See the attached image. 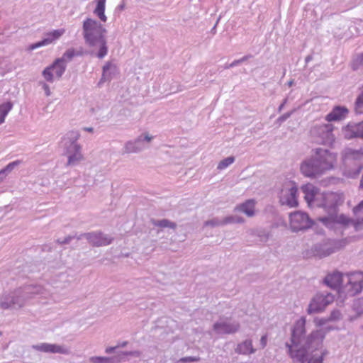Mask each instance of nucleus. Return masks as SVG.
<instances>
[{
  "mask_svg": "<svg viewBox=\"0 0 363 363\" xmlns=\"http://www.w3.org/2000/svg\"><path fill=\"white\" fill-rule=\"evenodd\" d=\"M333 129L334 126L332 124H319L312 127L310 133L316 143L330 145L335 140Z\"/></svg>",
  "mask_w": 363,
  "mask_h": 363,
  "instance_id": "obj_10",
  "label": "nucleus"
},
{
  "mask_svg": "<svg viewBox=\"0 0 363 363\" xmlns=\"http://www.w3.org/2000/svg\"><path fill=\"white\" fill-rule=\"evenodd\" d=\"M292 113L293 111L285 113L284 114H283L282 116H279L277 118L276 123H278L279 125H281L283 122L286 121L291 116Z\"/></svg>",
  "mask_w": 363,
  "mask_h": 363,
  "instance_id": "obj_48",
  "label": "nucleus"
},
{
  "mask_svg": "<svg viewBox=\"0 0 363 363\" xmlns=\"http://www.w3.org/2000/svg\"><path fill=\"white\" fill-rule=\"evenodd\" d=\"M363 289V272H353L345 274V282L338 290V298L342 301L359 294Z\"/></svg>",
  "mask_w": 363,
  "mask_h": 363,
  "instance_id": "obj_7",
  "label": "nucleus"
},
{
  "mask_svg": "<svg viewBox=\"0 0 363 363\" xmlns=\"http://www.w3.org/2000/svg\"><path fill=\"white\" fill-rule=\"evenodd\" d=\"M7 174H8L6 172V171H4V169L0 170V182H1L4 179H5L6 177L7 176Z\"/></svg>",
  "mask_w": 363,
  "mask_h": 363,
  "instance_id": "obj_53",
  "label": "nucleus"
},
{
  "mask_svg": "<svg viewBox=\"0 0 363 363\" xmlns=\"http://www.w3.org/2000/svg\"><path fill=\"white\" fill-rule=\"evenodd\" d=\"M259 344H260L262 349H264L267 346V335H264L261 337Z\"/></svg>",
  "mask_w": 363,
  "mask_h": 363,
  "instance_id": "obj_50",
  "label": "nucleus"
},
{
  "mask_svg": "<svg viewBox=\"0 0 363 363\" xmlns=\"http://www.w3.org/2000/svg\"><path fill=\"white\" fill-rule=\"evenodd\" d=\"M79 137L78 131L70 130L62 138L60 145L64 150V154L67 157V166H75L84 159L82 147L77 143Z\"/></svg>",
  "mask_w": 363,
  "mask_h": 363,
  "instance_id": "obj_5",
  "label": "nucleus"
},
{
  "mask_svg": "<svg viewBox=\"0 0 363 363\" xmlns=\"http://www.w3.org/2000/svg\"><path fill=\"white\" fill-rule=\"evenodd\" d=\"M354 213L361 223H363V200L353 208Z\"/></svg>",
  "mask_w": 363,
  "mask_h": 363,
  "instance_id": "obj_38",
  "label": "nucleus"
},
{
  "mask_svg": "<svg viewBox=\"0 0 363 363\" xmlns=\"http://www.w3.org/2000/svg\"><path fill=\"white\" fill-rule=\"evenodd\" d=\"M252 57V55H245L244 57H242V58L239 59L240 60V62L241 63L247 61L248 59H250V57Z\"/></svg>",
  "mask_w": 363,
  "mask_h": 363,
  "instance_id": "obj_55",
  "label": "nucleus"
},
{
  "mask_svg": "<svg viewBox=\"0 0 363 363\" xmlns=\"http://www.w3.org/2000/svg\"><path fill=\"white\" fill-rule=\"evenodd\" d=\"M333 301L334 296L330 293H318L311 298L306 309L307 313L311 315L321 313Z\"/></svg>",
  "mask_w": 363,
  "mask_h": 363,
  "instance_id": "obj_11",
  "label": "nucleus"
},
{
  "mask_svg": "<svg viewBox=\"0 0 363 363\" xmlns=\"http://www.w3.org/2000/svg\"><path fill=\"white\" fill-rule=\"evenodd\" d=\"M286 101H287V99H285L284 100L283 103H282V104L279 106V108H278V111H279V112H281V110L284 108V106H285V104H286Z\"/></svg>",
  "mask_w": 363,
  "mask_h": 363,
  "instance_id": "obj_57",
  "label": "nucleus"
},
{
  "mask_svg": "<svg viewBox=\"0 0 363 363\" xmlns=\"http://www.w3.org/2000/svg\"><path fill=\"white\" fill-rule=\"evenodd\" d=\"M230 67H231V66H230V64H227V65H225L224 66V68H225V69H229V68H230Z\"/></svg>",
  "mask_w": 363,
  "mask_h": 363,
  "instance_id": "obj_62",
  "label": "nucleus"
},
{
  "mask_svg": "<svg viewBox=\"0 0 363 363\" xmlns=\"http://www.w3.org/2000/svg\"><path fill=\"white\" fill-rule=\"evenodd\" d=\"M76 57L74 48H68L60 58L55 60V64L58 62H63L65 65L72 60Z\"/></svg>",
  "mask_w": 363,
  "mask_h": 363,
  "instance_id": "obj_28",
  "label": "nucleus"
},
{
  "mask_svg": "<svg viewBox=\"0 0 363 363\" xmlns=\"http://www.w3.org/2000/svg\"><path fill=\"white\" fill-rule=\"evenodd\" d=\"M235 351L240 354L249 355L255 353L257 350L253 347L252 340L247 339L238 344Z\"/></svg>",
  "mask_w": 363,
  "mask_h": 363,
  "instance_id": "obj_23",
  "label": "nucleus"
},
{
  "mask_svg": "<svg viewBox=\"0 0 363 363\" xmlns=\"http://www.w3.org/2000/svg\"><path fill=\"white\" fill-rule=\"evenodd\" d=\"M345 244L343 240L325 239L314 244L311 249V252L313 256L322 259L340 250Z\"/></svg>",
  "mask_w": 363,
  "mask_h": 363,
  "instance_id": "obj_9",
  "label": "nucleus"
},
{
  "mask_svg": "<svg viewBox=\"0 0 363 363\" xmlns=\"http://www.w3.org/2000/svg\"><path fill=\"white\" fill-rule=\"evenodd\" d=\"M151 223L154 226L160 227L162 228H172V229H175L177 228V224L175 223L172 222L167 219H161V220L152 219L151 220Z\"/></svg>",
  "mask_w": 363,
  "mask_h": 363,
  "instance_id": "obj_29",
  "label": "nucleus"
},
{
  "mask_svg": "<svg viewBox=\"0 0 363 363\" xmlns=\"http://www.w3.org/2000/svg\"><path fill=\"white\" fill-rule=\"evenodd\" d=\"M245 220L239 216H229L223 218V223L225 225L232 224V223H244Z\"/></svg>",
  "mask_w": 363,
  "mask_h": 363,
  "instance_id": "obj_34",
  "label": "nucleus"
},
{
  "mask_svg": "<svg viewBox=\"0 0 363 363\" xmlns=\"http://www.w3.org/2000/svg\"><path fill=\"white\" fill-rule=\"evenodd\" d=\"M330 322L328 317V318H316L314 319L315 325L317 327L323 328L324 325H327V323Z\"/></svg>",
  "mask_w": 363,
  "mask_h": 363,
  "instance_id": "obj_43",
  "label": "nucleus"
},
{
  "mask_svg": "<svg viewBox=\"0 0 363 363\" xmlns=\"http://www.w3.org/2000/svg\"><path fill=\"white\" fill-rule=\"evenodd\" d=\"M293 84H294V81H293V80L289 81V82H288V85H289V86H291Z\"/></svg>",
  "mask_w": 363,
  "mask_h": 363,
  "instance_id": "obj_61",
  "label": "nucleus"
},
{
  "mask_svg": "<svg viewBox=\"0 0 363 363\" xmlns=\"http://www.w3.org/2000/svg\"><path fill=\"white\" fill-rule=\"evenodd\" d=\"M313 60V56L311 55H308V56L306 57L305 58V61H306V63H308L310 61H311Z\"/></svg>",
  "mask_w": 363,
  "mask_h": 363,
  "instance_id": "obj_58",
  "label": "nucleus"
},
{
  "mask_svg": "<svg viewBox=\"0 0 363 363\" xmlns=\"http://www.w3.org/2000/svg\"><path fill=\"white\" fill-rule=\"evenodd\" d=\"M117 72V67L111 62H107L103 67V73L101 80L99 82V85L106 81H110L112 79V76L114 75Z\"/></svg>",
  "mask_w": 363,
  "mask_h": 363,
  "instance_id": "obj_24",
  "label": "nucleus"
},
{
  "mask_svg": "<svg viewBox=\"0 0 363 363\" xmlns=\"http://www.w3.org/2000/svg\"><path fill=\"white\" fill-rule=\"evenodd\" d=\"M345 274L338 271L328 273L324 278L323 283L333 289H339L340 284L345 282Z\"/></svg>",
  "mask_w": 363,
  "mask_h": 363,
  "instance_id": "obj_19",
  "label": "nucleus"
},
{
  "mask_svg": "<svg viewBox=\"0 0 363 363\" xmlns=\"http://www.w3.org/2000/svg\"><path fill=\"white\" fill-rule=\"evenodd\" d=\"M128 341H123V342L119 343L118 345H117V347H118V348H119V347L123 348V347H125L128 345Z\"/></svg>",
  "mask_w": 363,
  "mask_h": 363,
  "instance_id": "obj_54",
  "label": "nucleus"
},
{
  "mask_svg": "<svg viewBox=\"0 0 363 363\" xmlns=\"http://www.w3.org/2000/svg\"><path fill=\"white\" fill-rule=\"evenodd\" d=\"M45 290L41 286H28L23 289H17L0 298V307L2 309H19L26 302L35 295L45 296Z\"/></svg>",
  "mask_w": 363,
  "mask_h": 363,
  "instance_id": "obj_4",
  "label": "nucleus"
},
{
  "mask_svg": "<svg viewBox=\"0 0 363 363\" xmlns=\"http://www.w3.org/2000/svg\"><path fill=\"white\" fill-rule=\"evenodd\" d=\"M342 134L348 140L354 138L363 139V121L359 123H349L342 128Z\"/></svg>",
  "mask_w": 363,
  "mask_h": 363,
  "instance_id": "obj_17",
  "label": "nucleus"
},
{
  "mask_svg": "<svg viewBox=\"0 0 363 363\" xmlns=\"http://www.w3.org/2000/svg\"><path fill=\"white\" fill-rule=\"evenodd\" d=\"M141 354L139 350L121 351L112 357H92V363H122L128 360V356L140 357Z\"/></svg>",
  "mask_w": 363,
  "mask_h": 363,
  "instance_id": "obj_13",
  "label": "nucleus"
},
{
  "mask_svg": "<svg viewBox=\"0 0 363 363\" xmlns=\"http://www.w3.org/2000/svg\"><path fill=\"white\" fill-rule=\"evenodd\" d=\"M241 64V62H240V60H234L232 63L230 64V66H231L232 67H235L238 65Z\"/></svg>",
  "mask_w": 363,
  "mask_h": 363,
  "instance_id": "obj_56",
  "label": "nucleus"
},
{
  "mask_svg": "<svg viewBox=\"0 0 363 363\" xmlns=\"http://www.w3.org/2000/svg\"><path fill=\"white\" fill-rule=\"evenodd\" d=\"M42 85L43 90L45 91V95L49 96L51 94L49 86L45 82H40Z\"/></svg>",
  "mask_w": 363,
  "mask_h": 363,
  "instance_id": "obj_51",
  "label": "nucleus"
},
{
  "mask_svg": "<svg viewBox=\"0 0 363 363\" xmlns=\"http://www.w3.org/2000/svg\"><path fill=\"white\" fill-rule=\"evenodd\" d=\"M353 309L356 311L358 315L363 313V297L355 300L353 303Z\"/></svg>",
  "mask_w": 363,
  "mask_h": 363,
  "instance_id": "obj_39",
  "label": "nucleus"
},
{
  "mask_svg": "<svg viewBox=\"0 0 363 363\" xmlns=\"http://www.w3.org/2000/svg\"><path fill=\"white\" fill-rule=\"evenodd\" d=\"M113 240V238L112 236L101 232H94L92 233V245L97 247L107 245L111 243Z\"/></svg>",
  "mask_w": 363,
  "mask_h": 363,
  "instance_id": "obj_22",
  "label": "nucleus"
},
{
  "mask_svg": "<svg viewBox=\"0 0 363 363\" xmlns=\"http://www.w3.org/2000/svg\"><path fill=\"white\" fill-rule=\"evenodd\" d=\"M20 161L19 160H16V161H14V162H12L11 163H9V164H7L4 168V171H6V172L7 174L10 173L16 166H18L19 164H20Z\"/></svg>",
  "mask_w": 363,
  "mask_h": 363,
  "instance_id": "obj_46",
  "label": "nucleus"
},
{
  "mask_svg": "<svg viewBox=\"0 0 363 363\" xmlns=\"http://www.w3.org/2000/svg\"><path fill=\"white\" fill-rule=\"evenodd\" d=\"M200 360V357H185L179 359L178 360L179 363H191L196 362Z\"/></svg>",
  "mask_w": 363,
  "mask_h": 363,
  "instance_id": "obj_44",
  "label": "nucleus"
},
{
  "mask_svg": "<svg viewBox=\"0 0 363 363\" xmlns=\"http://www.w3.org/2000/svg\"><path fill=\"white\" fill-rule=\"evenodd\" d=\"M140 152V148L136 147L135 144L133 140L127 141L123 147V154H130V153H138Z\"/></svg>",
  "mask_w": 363,
  "mask_h": 363,
  "instance_id": "obj_32",
  "label": "nucleus"
},
{
  "mask_svg": "<svg viewBox=\"0 0 363 363\" xmlns=\"http://www.w3.org/2000/svg\"><path fill=\"white\" fill-rule=\"evenodd\" d=\"M65 32V30L63 28L54 30L52 32L48 33L45 34V38L42 40L41 41H39L36 43H33L30 45L28 50H33L35 49H37L38 48H40L42 46H46L48 45L53 42H55L56 40L59 39Z\"/></svg>",
  "mask_w": 363,
  "mask_h": 363,
  "instance_id": "obj_18",
  "label": "nucleus"
},
{
  "mask_svg": "<svg viewBox=\"0 0 363 363\" xmlns=\"http://www.w3.org/2000/svg\"><path fill=\"white\" fill-rule=\"evenodd\" d=\"M118 348L117 345L115 346V347H107L105 350V352L107 353V354H111V353H113Z\"/></svg>",
  "mask_w": 363,
  "mask_h": 363,
  "instance_id": "obj_52",
  "label": "nucleus"
},
{
  "mask_svg": "<svg viewBox=\"0 0 363 363\" xmlns=\"http://www.w3.org/2000/svg\"><path fill=\"white\" fill-rule=\"evenodd\" d=\"M238 321H230L228 319H220L213 325V331L218 335L234 334L240 329Z\"/></svg>",
  "mask_w": 363,
  "mask_h": 363,
  "instance_id": "obj_14",
  "label": "nucleus"
},
{
  "mask_svg": "<svg viewBox=\"0 0 363 363\" xmlns=\"http://www.w3.org/2000/svg\"><path fill=\"white\" fill-rule=\"evenodd\" d=\"M205 225H211L212 227L222 226L225 225L223 223V218L219 219L218 218H214L211 220H208L205 222Z\"/></svg>",
  "mask_w": 363,
  "mask_h": 363,
  "instance_id": "obj_40",
  "label": "nucleus"
},
{
  "mask_svg": "<svg viewBox=\"0 0 363 363\" xmlns=\"http://www.w3.org/2000/svg\"><path fill=\"white\" fill-rule=\"evenodd\" d=\"M33 348L37 351L45 353H57L63 354H69L70 353L69 349L65 345L50 344L46 342L33 345Z\"/></svg>",
  "mask_w": 363,
  "mask_h": 363,
  "instance_id": "obj_16",
  "label": "nucleus"
},
{
  "mask_svg": "<svg viewBox=\"0 0 363 363\" xmlns=\"http://www.w3.org/2000/svg\"><path fill=\"white\" fill-rule=\"evenodd\" d=\"M84 236H85L87 240L89 239V234H84Z\"/></svg>",
  "mask_w": 363,
  "mask_h": 363,
  "instance_id": "obj_63",
  "label": "nucleus"
},
{
  "mask_svg": "<svg viewBox=\"0 0 363 363\" xmlns=\"http://www.w3.org/2000/svg\"><path fill=\"white\" fill-rule=\"evenodd\" d=\"M361 66H363V52L354 60L353 62V69H357Z\"/></svg>",
  "mask_w": 363,
  "mask_h": 363,
  "instance_id": "obj_42",
  "label": "nucleus"
},
{
  "mask_svg": "<svg viewBox=\"0 0 363 363\" xmlns=\"http://www.w3.org/2000/svg\"><path fill=\"white\" fill-rule=\"evenodd\" d=\"M306 319L303 316L294 323L290 342L285 343L287 354L294 363H323L328 354V350L323 349V340L327 333L336 328L325 325L306 335Z\"/></svg>",
  "mask_w": 363,
  "mask_h": 363,
  "instance_id": "obj_1",
  "label": "nucleus"
},
{
  "mask_svg": "<svg viewBox=\"0 0 363 363\" xmlns=\"http://www.w3.org/2000/svg\"><path fill=\"white\" fill-rule=\"evenodd\" d=\"M43 76L45 79L48 82L52 83L54 82V74L52 67L48 66L43 71Z\"/></svg>",
  "mask_w": 363,
  "mask_h": 363,
  "instance_id": "obj_37",
  "label": "nucleus"
},
{
  "mask_svg": "<svg viewBox=\"0 0 363 363\" xmlns=\"http://www.w3.org/2000/svg\"><path fill=\"white\" fill-rule=\"evenodd\" d=\"M347 113L346 107L337 106L325 116V120L328 122L341 121L346 118Z\"/></svg>",
  "mask_w": 363,
  "mask_h": 363,
  "instance_id": "obj_21",
  "label": "nucleus"
},
{
  "mask_svg": "<svg viewBox=\"0 0 363 363\" xmlns=\"http://www.w3.org/2000/svg\"><path fill=\"white\" fill-rule=\"evenodd\" d=\"M75 238V236H72V235H69L66 238H65L64 239L61 240V239H57V242L61 244V245H63V244H68L69 243V242L74 239Z\"/></svg>",
  "mask_w": 363,
  "mask_h": 363,
  "instance_id": "obj_49",
  "label": "nucleus"
},
{
  "mask_svg": "<svg viewBox=\"0 0 363 363\" xmlns=\"http://www.w3.org/2000/svg\"><path fill=\"white\" fill-rule=\"evenodd\" d=\"M342 318L341 313L339 310H333L330 315L328 316V319L330 322L331 321H337Z\"/></svg>",
  "mask_w": 363,
  "mask_h": 363,
  "instance_id": "obj_41",
  "label": "nucleus"
},
{
  "mask_svg": "<svg viewBox=\"0 0 363 363\" xmlns=\"http://www.w3.org/2000/svg\"><path fill=\"white\" fill-rule=\"evenodd\" d=\"M83 36L86 43L91 45V18H87L83 23Z\"/></svg>",
  "mask_w": 363,
  "mask_h": 363,
  "instance_id": "obj_30",
  "label": "nucleus"
},
{
  "mask_svg": "<svg viewBox=\"0 0 363 363\" xmlns=\"http://www.w3.org/2000/svg\"><path fill=\"white\" fill-rule=\"evenodd\" d=\"M323 203L326 216L319 217L318 220L330 229L335 228L336 225H348L350 219L344 214H338V206L342 204L344 196L342 193L328 192L323 196Z\"/></svg>",
  "mask_w": 363,
  "mask_h": 363,
  "instance_id": "obj_3",
  "label": "nucleus"
},
{
  "mask_svg": "<svg viewBox=\"0 0 363 363\" xmlns=\"http://www.w3.org/2000/svg\"><path fill=\"white\" fill-rule=\"evenodd\" d=\"M12 107L13 104L11 102H6L0 105V124L4 122L5 117L12 109Z\"/></svg>",
  "mask_w": 363,
  "mask_h": 363,
  "instance_id": "obj_31",
  "label": "nucleus"
},
{
  "mask_svg": "<svg viewBox=\"0 0 363 363\" xmlns=\"http://www.w3.org/2000/svg\"><path fill=\"white\" fill-rule=\"evenodd\" d=\"M255 235L260 238V241L262 242H266L269 238V233L265 230H259Z\"/></svg>",
  "mask_w": 363,
  "mask_h": 363,
  "instance_id": "obj_45",
  "label": "nucleus"
},
{
  "mask_svg": "<svg viewBox=\"0 0 363 363\" xmlns=\"http://www.w3.org/2000/svg\"><path fill=\"white\" fill-rule=\"evenodd\" d=\"M152 139L153 136L150 135L147 132H145L132 140L134 142L136 147L140 148V151L142 152L147 147L146 145L150 143Z\"/></svg>",
  "mask_w": 363,
  "mask_h": 363,
  "instance_id": "obj_26",
  "label": "nucleus"
},
{
  "mask_svg": "<svg viewBox=\"0 0 363 363\" xmlns=\"http://www.w3.org/2000/svg\"><path fill=\"white\" fill-rule=\"evenodd\" d=\"M298 189L295 186L290 188H284L280 195V203L281 205H286L289 207H296L298 206L297 200Z\"/></svg>",
  "mask_w": 363,
  "mask_h": 363,
  "instance_id": "obj_15",
  "label": "nucleus"
},
{
  "mask_svg": "<svg viewBox=\"0 0 363 363\" xmlns=\"http://www.w3.org/2000/svg\"><path fill=\"white\" fill-rule=\"evenodd\" d=\"M359 188L363 189V174L361 177L360 182H359Z\"/></svg>",
  "mask_w": 363,
  "mask_h": 363,
  "instance_id": "obj_59",
  "label": "nucleus"
},
{
  "mask_svg": "<svg viewBox=\"0 0 363 363\" xmlns=\"http://www.w3.org/2000/svg\"><path fill=\"white\" fill-rule=\"evenodd\" d=\"M235 161V157L233 156L228 157L223 160H221L217 167V169L219 170H223L225 168H227L228 166H230L231 164H233Z\"/></svg>",
  "mask_w": 363,
  "mask_h": 363,
  "instance_id": "obj_36",
  "label": "nucleus"
},
{
  "mask_svg": "<svg viewBox=\"0 0 363 363\" xmlns=\"http://www.w3.org/2000/svg\"><path fill=\"white\" fill-rule=\"evenodd\" d=\"M66 66L63 62H58L55 64V60L51 65L52 67V69L55 72V74L57 78H60L66 69Z\"/></svg>",
  "mask_w": 363,
  "mask_h": 363,
  "instance_id": "obj_33",
  "label": "nucleus"
},
{
  "mask_svg": "<svg viewBox=\"0 0 363 363\" xmlns=\"http://www.w3.org/2000/svg\"><path fill=\"white\" fill-rule=\"evenodd\" d=\"M361 329L363 330V325L361 326Z\"/></svg>",
  "mask_w": 363,
  "mask_h": 363,
  "instance_id": "obj_64",
  "label": "nucleus"
},
{
  "mask_svg": "<svg viewBox=\"0 0 363 363\" xmlns=\"http://www.w3.org/2000/svg\"><path fill=\"white\" fill-rule=\"evenodd\" d=\"M337 155L329 150L318 147L313 150L309 158L300 166L301 173L309 178H318L335 167Z\"/></svg>",
  "mask_w": 363,
  "mask_h": 363,
  "instance_id": "obj_2",
  "label": "nucleus"
},
{
  "mask_svg": "<svg viewBox=\"0 0 363 363\" xmlns=\"http://www.w3.org/2000/svg\"><path fill=\"white\" fill-rule=\"evenodd\" d=\"M106 0H96V7L94 10V13L103 22L107 21V17L105 15V4Z\"/></svg>",
  "mask_w": 363,
  "mask_h": 363,
  "instance_id": "obj_27",
  "label": "nucleus"
},
{
  "mask_svg": "<svg viewBox=\"0 0 363 363\" xmlns=\"http://www.w3.org/2000/svg\"><path fill=\"white\" fill-rule=\"evenodd\" d=\"M341 157L345 167V174L350 178H356L363 169V148H345L342 151Z\"/></svg>",
  "mask_w": 363,
  "mask_h": 363,
  "instance_id": "obj_6",
  "label": "nucleus"
},
{
  "mask_svg": "<svg viewBox=\"0 0 363 363\" xmlns=\"http://www.w3.org/2000/svg\"><path fill=\"white\" fill-rule=\"evenodd\" d=\"M84 130L91 133V127H86L83 128Z\"/></svg>",
  "mask_w": 363,
  "mask_h": 363,
  "instance_id": "obj_60",
  "label": "nucleus"
},
{
  "mask_svg": "<svg viewBox=\"0 0 363 363\" xmlns=\"http://www.w3.org/2000/svg\"><path fill=\"white\" fill-rule=\"evenodd\" d=\"M74 53L76 57H82L84 55H86L89 53L88 50H85L83 47L79 46L78 48H74Z\"/></svg>",
  "mask_w": 363,
  "mask_h": 363,
  "instance_id": "obj_47",
  "label": "nucleus"
},
{
  "mask_svg": "<svg viewBox=\"0 0 363 363\" xmlns=\"http://www.w3.org/2000/svg\"><path fill=\"white\" fill-rule=\"evenodd\" d=\"M301 191L304 194L306 201L311 206L315 201L317 189L313 184H308L302 186Z\"/></svg>",
  "mask_w": 363,
  "mask_h": 363,
  "instance_id": "obj_25",
  "label": "nucleus"
},
{
  "mask_svg": "<svg viewBox=\"0 0 363 363\" xmlns=\"http://www.w3.org/2000/svg\"><path fill=\"white\" fill-rule=\"evenodd\" d=\"M290 228L293 232L306 230L313 225V220L311 219L306 213L295 211L289 214Z\"/></svg>",
  "mask_w": 363,
  "mask_h": 363,
  "instance_id": "obj_12",
  "label": "nucleus"
},
{
  "mask_svg": "<svg viewBox=\"0 0 363 363\" xmlns=\"http://www.w3.org/2000/svg\"><path fill=\"white\" fill-rule=\"evenodd\" d=\"M354 111L357 114H363V86L361 93L356 99L354 103Z\"/></svg>",
  "mask_w": 363,
  "mask_h": 363,
  "instance_id": "obj_35",
  "label": "nucleus"
},
{
  "mask_svg": "<svg viewBox=\"0 0 363 363\" xmlns=\"http://www.w3.org/2000/svg\"><path fill=\"white\" fill-rule=\"evenodd\" d=\"M255 205L256 201L255 199H248L245 202L235 206L234 211L241 212L245 214L247 217L252 218L255 216Z\"/></svg>",
  "mask_w": 363,
  "mask_h": 363,
  "instance_id": "obj_20",
  "label": "nucleus"
},
{
  "mask_svg": "<svg viewBox=\"0 0 363 363\" xmlns=\"http://www.w3.org/2000/svg\"><path fill=\"white\" fill-rule=\"evenodd\" d=\"M106 33V30L102 25L92 21V52H94L96 56L99 59L104 58L108 52Z\"/></svg>",
  "mask_w": 363,
  "mask_h": 363,
  "instance_id": "obj_8",
  "label": "nucleus"
}]
</instances>
